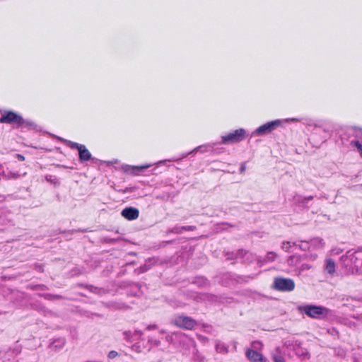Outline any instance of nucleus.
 Returning <instances> with one entry per match:
<instances>
[{
    "instance_id": "obj_1",
    "label": "nucleus",
    "mask_w": 362,
    "mask_h": 362,
    "mask_svg": "<svg viewBox=\"0 0 362 362\" xmlns=\"http://www.w3.org/2000/svg\"><path fill=\"white\" fill-rule=\"evenodd\" d=\"M297 309L300 313L317 320H324L332 313L331 310L326 307L312 304L301 305L298 306Z\"/></svg>"
},
{
    "instance_id": "obj_2",
    "label": "nucleus",
    "mask_w": 362,
    "mask_h": 362,
    "mask_svg": "<svg viewBox=\"0 0 362 362\" xmlns=\"http://www.w3.org/2000/svg\"><path fill=\"white\" fill-rule=\"evenodd\" d=\"M68 142L69 146L71 148L77 149L78 151V158L81 163H84L90 160H92L93 163H97L98 161H99L98 159L95 158H92L91 153L83 144H81L71 141H69Z\"/></svg>"
},
{
    "instance_id": "obj_3",
    "label": "nucleus",
    "mask_w": 362,
    "mask_h": 362,
    "mask_svg": "<svg viewBox=\"0 0 362 362\" xmlns=\"http://www.w3.org/2000/svg\"><path fill=\"white\" fill-rule=\"evenodd\" d=\"M246 132L244 129L240 128L233 132L221 136V144H236L245 139Z\"/></svg>"
},
{
    "instance_id": "obj_4",
    "label": "nucleus",
    "mask_w": 362,
    "mask_h": 362,
    "mask_svg": "<svg viewBox=\"0 0 362 362\" xmlns=\"http://www.w3.org/2000/svg\"><path fill=\"white\" fill-rule=\"evenodd\" d=\"M272 288L276 291L289 292L294 289L295 283L291 279L276 277L274 279Z\"/></svg>"
},
{
    "instance_id": "obj_5",
    "label": "nucleus",
    "mask_w": 362,
    "mask_h": 362,
    "mask_svg": "<svg viewBox=\"0 0 362 362\" xmlns=\"http://www.w3.org/2000/svg\"><path fill=\"white\" fill-rule=\"evenodd\" d=\"M173 323L175 326L184 329H192L197 325L195 320L183 315L175 316L173 320Z\"/></svg>"
},
{
    "instance_id": "obj_6",
    "label": "nucleus",
    "mask_w": 362,
    "mask_h": 362,
    "mask_svg": "<svg viewBox=\"0 0 362 362\" xmlns=\"http://www.w3.org/2000/svg\"><path fill=\"white\" fill-rule=\"evenodd\" d=\"M23 122V117L13 111H5L0 117V122L15 125L18 128L21 122Z\"/></svg>"
},
{
    "instance_id": "obj_7",
    "label": "nucleus",
    "mask_w": 362,
    "mask_h": 362,
    "mask_svg": "<svg viewBox=\"0 0 362 362\" xmlns=\"http://www.w3.org/2000/svg\"><path fill=\"white\" fill-rule=\"evenodd\" d=\"M281 124V121L279 119L273 120L267 122L258 128H257L253 132L252 135L263 136L272 132L274 129L279 127Z\"/></svg>"
},
{
    "instance_id": "obj_8",
    "label": "nucleus",
    "mask_w": 362,
    "mask_h": 362,
    "mask_svg": "<svg viewBox=\"0 0 362 362\" xmlns=\"http://www.w3.org/2000/svg\"><path fill=\"white\" fill-rule=\"evenodd\" d=\"M118 287L122 289H126L129 288H134L136 291H128L127 295L130 296H139L143 293L141 291V284L138 282H134L131 281H123L118 284Z\"/></svg>"
},
{
    "instance_id": "obj_9",
    "label": "nucleus",
    "mask_w": 362,
    "mask_h": 362,
    "mask_svg": "<svg viewBox=\"0 0 362 362\" xmlns=\"http://www.w3.org/2000/svg\"><path fill=\"white\" fill-rule=\"evenodd\" d=\"M362 252V247H358L356 250L354 251L353 250H349L344 256L341 257V259L346 262L349 261L351 264L354 265L356 268H358V265L357 264V262L359 259V253Z\"/></svg>"
},
{
    "instance_id": "obj_10",
    "label": "nucleus",
    "mask_w": 362,
    "mask_h": 362,
    "mask_svg": "<svg viewBox=\"0 0 362 362\" xmlns=\"http://www.w3.org/2000/svg\"><path fill=\"white\" fill-rule=\"evenodd\" d=\"M121 215L126 219L129 221H133L136 219L139 216V211L138 209L133 207V206H129L124 208L122 212Z\"/></svg>"
},
{
    "instance_id": "obj_11",
    "label": "nucleus",
    "mask_w": 362,
    "mask_h": 362,
    "mask_svg": "<svg viewBox=\"0 0 362 362\" xmlns=\"http://www.w3.org/2000/svg\"><path fill=\"white\" fill-rule=\"evenodd\" d=\"M247 358L252 362H263L264 357L258 351L247 349L245 351Z\"/></svg>"
},
{
    "instance_id": "obj_12",
    "label": "nucleus",
    "mask_w": 362,
    "mask_h": 362,
    "mask_svg": "<svg viewBox=\"0 0 362 362\" xmlns=\"http://www.w3.org/2000/svg\"><path fill=\"white\" fill-rule=\"evenodd\" d=\"M66 341L64 338H58L54 339L49 345V348L54 351H58L65 345Z\"/></svg>"
},
{
    "instance_id": "obj_13",
    "label": "nucleus",
    "mask_w": 362,
    "mask_h": 362,
    "mask_svg": "<svg viewBox=\"0 0 362 362\" xmlns=\"http://www.w3.org/2000/svg\"><path fill=\"white\" fill-rule=\"evenodd\" d=\"M308 242L310 245V248L312 247L315 250L322 249L325 245L324 240L319 237L312 238Z\"/></svg>"
},
{
    "instance_id": "obj_14",
    "label": "nucleus",
    "mask_w": 362,
    "mask_h": 362,
    "mask_svg": "<svg viewBox=\"0 0 362 362\" xmlns=\"http://www.w3.org/2000/svg\"><path fill=\"white\" fill-rule=\"evenodd\" d=\"M84 288L90 291L91 293H93L99 296H103L108 293V291L104 288L96 287L90 284L85 285Z\"/></svg>"
},
{
    "instance_id": "obj_15",
    "label": "nucleus",
    "mask_w": 362,
    "mask_h": 362,
    "mask_svg": "<svg viewBox=\"0 0 362 362\" xmlns=\"http://www.w3.org/2000/svg\"><path fill=\"white\" fill-rule=\"evenodd\" d=\"M313 196L303 197L301 195H296L293 197V201L296 204H301L303 207L308 208L307 206L308 201L312 200Z\"/></svg>"
},
{
    "instance_id": "obj_16",
    "label": "nucleus",
    "mask_w": 362,
    "mask_h": 362,
    "mask_svg": "<svg viewBox=\"0 0 362 362\" xmlns=\"http://www.w3.org/2000/svg\"><path fill=\"white\" fill-rule=\"evenodd\" d=\"M157 260L156 258H149L144 264L135 269V272L139 271V273H144L149 270L151 266L155 264Z\"/></svg>"
},
{
    "instance_id": "obj_17",
    "label": "nucleus",
    "mask_w": 362,
    "mask_h": 362,
    "mask_svg": "<svg viewBox=\"0 0 362 362\" xmlns=\"http://www.w3.org/2000/svg\"><path fill=\"white\" fill-rule=\"evenodd\" d=\"M192 284L199 287H209L210 286L209 281L204 276H197L193 279Z\"/></svg>"
},
{
    "instance_id": "obj_18",
    "label": "nucleus",
    "mask_w": 362,
    "mask_h": 362,
    "mask_svg": "<svg viewBox=\"0 0 362 362\" xmlns=\"http://www.w3.org/2000/svg\"><path fill=\"white\" fill-rule=\"evenodd\" d=\"M37 295L40 297L44 298L46 300H59V299L71 300L69 298H67V297H65V296H61V295H57V294L39 293Z\"/></svg>"
},
{
    "instance_id": "obj_19",
    "label": "nucleus",
    "mask_w": 362,
    "mask_h": 362,
    "mask_svg": "<svg viewBox=\"0 0 362 362\" xmlns=\"http://www.w3.org/2000/svg\"><path fill=\"white\" fill-rule=\"evenodd\" d=\"M37 125L33 121L25 119L23 118V122L19 124L18 128L26 129L28 130L37 129Z\"/></svg>"
},
{
    "instance_id": "obj_20",
    "label": "nucleus",
    "mask_w": 362,
    "mask_h": 362,
    "mask_svg": "<svg viewBox=\"0 0 362 362\" xmlns=\"http://www.w3.org/2000/svg\"><path fill=\"white\" fill-rule=\"evenodd\" d=\"M308 256L305 255H303V257L300 256V255H291L288 260H287V264L289 265V266H296L300 261L303 258H308Z\"/></svg>"
},
{
    "instance_id": "obj_21",
    "label": "nucleus",
    "mask_w": 362,
    "mask_h": 362,
    "mask_svg": "<svg viewBox=\"0 0 362 362\" xmlns=\"http://www.w3.org/2000/svg\"><path fill=\"white\" fill-rule=\"evenodd\" d=\"M200 299L202 300H208L211 302L220 301V297L211 293H202L200 295Z\"/></svg>"
},
{
    "instance_id": "obj_22",
    "label": "nucleus",
    "mask_w": 362,
    "mask_h": 362,
    "mask_svg": "<svg viewBox=\"0 0 362 362\" xmlns=\"http://www.w3.org/2000/svg\"><path fill=\"white\" fill-rule=\"evenodd\" d=\"M277 257V255L274 252H269L265 257H259L257 259L259 262L266 263L268 262H273Z\"/></svg>"
},
{
    "instance_id": "obj_23",
    "label": "nucleus",
    "mask_w": 362,
    "mask_h": 362,
    "mask_svg": "<svg viewBox=\"0 0 362 362\" xmlns=\"http://www.w3.org/2000/svg\"><path fill=\"white\" fill-rule=\"evenodd\" d=\"M325 270L327 273L332 274L335 272V262L332 259H326Z\"/></svg>"
},
{
    "instance_id": "obj_24",
    "label": "nucleus",
    "mask_w": 362,
    "mask_h": 362,
    "mask_svg": "<svg viewBox=\"0 0 362 362\" xmlns=\"http://www.w3.org/2000/svg\"><path fill=\"white\" fill-rule=\"evenodd\" d=\"M150 165H141V166H129L127 165L124 168V170L127 172V169L132 168L133 170V174L138 175L145 169H147Z\"/></svg>"
},
{
    "instance_id": "obj_25",
    "label": "nucleus",
    "mask_w": 362,
    "mask_h": 362,
    "mask_svg": "<svg viewBox=\"0 0 362 362\" xmlns=\"http://www.w3.org/2000/svg\"><path fill=\"white\" fill-rule=\"evenodd\" d=\"M216 350L218 353L226 354L228 351V346L225 344L218 341L216 344Z\"/></svg>"
},
{
    "instance_id": "obj_26",
    "label": "nucleus",
    "mask_w": 362,
    "mask_h": 362,
    "mask_svg": "<svg viewBox=\"0 0 362 362\" xmlns=\"http://www.w3.org/2000/svg\"><path fill=\"white\" fill-rule=\"evenodd\" d=\"M224 276H226V279H230L236 283H240L243 281V278L242 276L231 273H227Z\"/></svg>"
},
{
    "instance_id": "obj_27",
    "label": "nucleus",
    "mask_w": 362,
    "mask_h": 362,
    "mask_svg": "<svg viewBox=\"0 0 362 362\" xmlns=\"http://www.w3.org/2000/svg\"><path fill=\"white\" fill-rule=\"evenodd\" d=\"M301 243H305L304 245L303 244H297L296 242H293L292 243V245L293 246H296V247H298V248L303 251H307V250H310V245H309V242L308 241H303V240H300V241Z\"/></svg>"
},
{
    "instance_id": "obj_28",
    "label": "nucleus",
    "mask_w": 362,
    "mask_h": 362,
    "mask_svg": "<svg viewBox=\"0 0 362 362\" xmlns=\"http://www.w3.org/2000/svg\"><path fill=\"white\" fill-rule=\"evenodd\" d=\"M27 288L30 290H33V291H37V290L45 291V290L48 289L47 286L45 284H29L27 286Z\"/></svg>"
},
{
    "instance_id": "obj_29",
    "label": "nucleus",
    "mask_w": 362,
    "mask_h": 362,
    "mask_svg": "<svg viewBox=\"0 0 362 362\" xmlns=\"http://www.w3.org/2000/svg\"><path fill=\"white\" fill-rule=\"evenodd\" d=\"M276 351L277 353L272 354V359L274 362H285L284 357L282 356L279 348H276Z\"/></svg>"
},
{
    "instance_id": "obj_30",
    "label": "nucleus",
    "mask_w": 362,
    "mask_h": 362,
    "mask_svg": "<svg viewBox=\"0 0 362 362\" xmlns=\"http://www.w3.org/2000/svg\"><path fill=\"white\" fill-rule=\"evenodd\" d=\"M124 336V339L128 342H132L134 340H136V338L134 337L133 332L131 331H126L123 333Z\"/></svg>"
},
{
    "instance_id": "obj_31",
    "label": "nucleus",
    "mask_w": 362,
    "mask_h": 362,
    "mask_svg": "<svg viewBox=\"0 0 362 362\" xmlns=\"http://www.w3.org/2000/svg\"><path fill=\"white\" fill-rule=\"evenodd\" d=\"M31 307L37 311H44L45 310V306L39 302L31 303Z\"/></svg>"
},
{
    "instance_id": "obj_32",
    "label": "nucleus",
    "mask_w": 362,
    "mask_h": 362,
    "mask_svg": "<svg viewBox=\"0 0 362 362\" xmlns=\"http://www.w3.org/2000/svg\"><path fill=\"white\" fill-rule=\"evenodd\" d=\"M248 253V251L244 250L243 249H240L235 252V258L243 257L245 255Z\"/></svg>"
},
{
    "instance_id": "obj_33",
    "label": "nucleus",
    "mask_w": 362,
    "mask_h": 362,
    "mask_svg": "<svg viewBox=\"0 0 362 362\" xmlns=\"http://www.w3.org/2000/svg\"><path fill=\"white\" fill-rule=\"evenodd\" d=\"M291 243L290 241H287V242H283L282 243V245H281V248L287 252H290V250L289 249L291 248Z\"/></svg>"
},
{
    "instance_id": "obj_34",
    "label": "nucleus",
    "mask_w": 362,
    "mask_h": 362,
    "mask_svg": "<svg viewBox=\"0 0 362 362\" xmlns=\"http://www.w3.org/2000/svg\"><path fill=\"white\" fill-rule=\"evenodd\" d=\"M7 179H16L18 178L20 175L18 173H12V172H8L6 175H4Z\"/></svg>"
},
{
    "instance_id": "obj_35",
    "label": "nucleus",
    "mask_w": 362,
    "mask_h": 362,
    "mask_svg": "<svg viewBox=\"0 0 362 362\" xmlns=\"http://www.w3.org/2000/svg\"><path fill=\"white\" fill-rule=\"evenodd\" d=\"M76 232H81V233H86V232H88V230L87 229H77V230H68V231H63L62 233H69V234H74Z\"/></svg>"
},
{
    "instance_id": "obj_36",
    "label": "nucleus",
    "mask_w": 362,
    "mask_h": 362,
    "mask_svg": "<svg viewBox=\"0 0 362 362\" xmlns=\"http://www.w3.org/2000/svg\"><path fill=\"white\" fill-rule=\"evenodd\" d=\"M225 256L227 257V259H235V252H224Z\"/></svg>"
},
{
    "instance_id": "obj_37",
    "label": "nucleus",
    "mask_w": 362,
    "mask_h": 362,
    "mask_svg": "<svg viewBox=\"0 0 362 362\" xmlns=\"http://www.w3.org/2000/svg\"><path fill=\"white\" fill-rule=\"evenodd\" d=\"M33 268L39 272L42 273L44 272L43 265L41 264H35L33 265Z\"/></svg>"
},
{
    "instance_id": "obj_38",
    "label": "nucleus",
    "mask_w": 362,
    "mask_h": 362,
    "mask_svg": "<svg viewBox=\"0 0 362 362\" xmlns=\"http://www.w3.org/2000/svg\"><path fill=\"white\" fill-rule=\"evenodd\" d=\"M45 179L47 182H49L51 183H57V178L54 176L51 175H46Z\"/></svg>"
},
{
    "instance_id": "obj_39",
    "label": "nucleus",
    "mask_w": 362,
    "mask_h": 362,
    "mask_svg": "<svg viewBox=\"0 0 362 362\" xmlns=\"http://www.w3.org/2000/svg\"><path fill=\"white\" fill-rule=\"evenodd\" d=\"M181 226H175L172 229H170V232L173 233L179 234L182 233V228H180Z\"/></svg>"
},
{
    "instance_id": "obj_40",
    "label": "nucleus",
    "mask_w": 362,
    "mask_h": 362,
    "mask_svg": "<svg viewBox=\"0 0 362 362\" xmlns=\"http://www.w3.org/2000/svg\"><path fill=\"white\" fill-rule=\"evenodd\" d=\"M180 228H182V230L193 231L196 229V226H181Z\"/></svg>"
},
{
    "instance_id": "obj_41",
    "label": "nucleus",
    "mask_w": 362,
    "mask_h": 362,
    "mask_svg": "<svg viewBox=\"0 0 362 362\" xmlns=\"http://www.w3.org/2000/svg\"><path fill=\"white\" fill-rule=\"evenodd\" d=\"M351 144L356 146L360 151L362 152V144L360 143L359 141L358 140H356V141H353L351 142Z\"/></svg>"
},
{
    "instance_id": "obj_42",
    "label": "nucleus",
    "mask_w": 362,
    "mask_h": 362,
    "mask_svg": "<svg viewBox=\"0 0 362 362\" xmlns=\"http://www.w3.org/2000/svg\"><path fill=\"white\" fill-rule=\"evenodd\" d=\"M142 334V332L137 329H136L134 332H133L134 337L136 338V340L140 339Z\"/></svg>"
},
{
    "instance_id": "obj_43",
    "label": "nucleus",
    "mask_w": 362,
    "mask_h": 362,
    "mask_svg": "<svg viewBox=\"0 0 362 362\" xmlns=\"http://www.w3.org/2000/svg\"><path fill=\"white\" fill-rule=\"evenodd\" d=\"M118 356V353L116 351H110L108 353V358L110 359H113Z\"/></svg>"
},
{
    "instance_id": "obj_44",
    "label": "nucleus",
    "mask_w": 362,
    "mask_h": 362,
    "mask_svg": "<svg viewBox=\"0 0 362 362\" xmlns=\"http://www.w3.org/2000/svg\"><path fill=\"white\" fill-rule=\"evenodd\" d=\"M245 170H246V163L245 162H243L241 164H240V174H243L245 172Z\"/></svg>"
},
{
    "instance_id": "obj_45",
    "label": "nucleus",
    "mask_w": 362,
    "mask_h": 362,
    "mask_svg": "<svg viewBox=\"0 0 362 362\" xmlns=\"http://www.w3.org/2000/svg\"><path fill=\"white\" fill-rule=\"evenodd\" d=\"M105 241L107 243H115L117 241V239H115V238H106L105 239Z\"/></svg>"
},
{
    "instance_id": "obj_46",
    "label": "nucleus",
    "mask_w": 362,
    "mask_h": 362,
    "mask_svg": "<svg viewBox=\"0 0 362 362\" xmlns=\"http://www.w3.org/2000/svg\"><path fill=\"white\" fill-rule=\"evenodd\" d=\"M148 341H150L151 343H153L155 346H158L160 343L159 340H156V339L153 340V339H149Z\"/></svg>"
},
{
    "instance_id": "obj_47",
    "label": "nucleus",
    "mask_w": 362,
    "mask_h": 362,
    "mask_svg": "<svg viewBox=\"0 0 362 362\" xmlns=\"http://www.w3.org/2000/svg\"><path fill=\"white\" fill-rule=\"evenodd\" d=\"M208 147V146H198L197 148H194V151H198V150H201L202 148H204V150H202V151H206V148Z\"/></svg>"
},
{
    "instance_id": "obj_48",
    "label": "nucleus",
    "mask_w": 362,
    "mask_h": 362,
    "mask_svg": "<svg viewBox=\"0 0 362 362\" xmlns=\"http://www.w3.org/2000/svg\"><path fill=\"white\" fill-rule=\"evenodd\" d=\"M156 328H157L156 325H150L146 327V329H148V330L156 329Z\"/></svg>"
},
{
    "instance_id": "obj_49",
    "label": "nucleus",
    "mask_w": 362,
    "mask_h": 362,
    "mask_svg": "<svg viewBox=\"0 0 362 362\" xmlns=\"http://www.w3.org/2000/svg\"><path fill=\"white\" fill-rule=\"evenodd\" d=\"M16 158L19 161H23L25 160V157L21 154H16Z\"/></svg>"
},
{
    "instance_id": "obj_50",
    "label": "nucleus",
    "mask_w": 362,
    "mask_h": 362,
    "mask_svg": "<svg viewBox=\"0 0 362 362\" xmlns=\"http://www.w3.org/2000/svg\"><path fill=\"white\" fill-rule=\"evenodd\" d=\"M310 259L315 260L317 258V255L315 254H311L310 255Z\"/></svg>"
},
{
    "instance_id": "obj_51",
    "label": "nucleus",
    "mask_w": 362,
    "mask_h": 362,
    "mask_svg": "<svg viewBox=\"0 0 362 362\" xmlns=\"http://www.w3.org/2000/svg\"><path fill=\"white\" fill-rule=\"evenodd\" d=\"M284 345H285L286 346H287V347H289V346H291L292 344H291V341L288 340V341H285V342H284Z\"/></svg>"
},
{
    "instance_id": "obj_52",
    "label": "nucleus",
    "mask_w": 362,
    "mask_h": 362,
    "mask_svg": "<svg viewBox=\"0 0 362 362\" xmlns=\"http://www.w3.org/2000/svg\"><path fill=\"white\" fill-rule=\"evenodd\" d=\"M129 192H132V190H131L129 188H128V187H127V188H126L125 189H124V191H123V192H124V193Z\"/></svg>"
},
{
    "instance_id": "obj_53",
    "label": "nucleus",
    "mask_w": 362,
    "mask_h": 362,
    "mask_svg": "<svg viewBox=\"0 0 362 362\" xmlns=\"http://www.w3.org/2000/svg\"><path fill=\"white\" fill-rule=\"evenodd\" d=\"M136 290L134 288H129V291H136Z\"/></svg>"
},
{
    "instance_id": "obj_54",
    "label": "nucleus",
    "mask_w": 362,
    "mask_h": 362,
    "mask_svg": "<svg viewBox=\"0 0 362 362\" xmlns=\"http://www.w3.org/2000/svg\"><path fill=\"white\" fill-rule=\"evenodd\" d=\"M4 173V170H2V168L0 166V173Z\"/></svg>"
},
{
    "instance_id": "obj_55",
    "label": "nucleus",
    "mask_w": 362,
    "mask_h": 362,
    "mask_svg": "<svg viewBox=\"0 0 362 362\" xmlns=\"http://www.w3.org/2000/svg\"><path fill=\"white\" fill-rule=\"evenodd\" d=\"M182 334H175V336H177V335H181Z\"/></svg>"
}]
</instances>
